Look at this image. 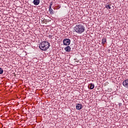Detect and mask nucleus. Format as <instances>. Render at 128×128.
Wrapping results in <instances>:
<instances>
[{"mask_svg":"<svg viewBox=\"0 0 128 128\" xmlns=\"http://www.w3.org/2000/svg\"><path fill=\"white\" fill-rule=\"evenodd\" d=\"M86 28L82 24H78L74 28V30L76 32L80 34H82V32H84Z\"/></svg>","mask_w":128,"mask_h":128,"instance_id":"f257e3e1","label":"nucleus"},{"mask_svg":"<svg viewBox=\"0 0 128 128\" xmlns=\"http://www.w3.org/2000/svg\"><path fill=\"white\" fill-rule=\"evenodd\" d=\"M39 48L42 50H47L50 48V42H42L40 44Z\"/></svg>","mask_w":128,"mask_h":128,"instance_id":"f03ea898","label":"nucleus"},{"mask_svg":"<svg viewBox=\"0 0 128 128\" xmlns=\"http://www.w3.org/2000/svg\"><path fill=\"white\" fill-rule=\"evenodd\" d=\"M63 44L64 46H70V40L68 38H65L63 40Z\"/></svg>","mask_w":128,"mask_h":128,"instance_id":"7ed1b4c3","label":"nucleus"},{"mask_svg":"<svg viewBox=\"0 0 128 128\" xmlns=\"http://www.w3.org/2000/svg\"><path fill=\"white\" fill-rule=\"evenodd\" d=\"M122 84L124 88H128V80H124L122 82Z\"/></svg>","mask_w":128,"mask_h":128,"instance_id":"20e7f679","label":"nucleus"},{"mask_svg":"<svg viewBox=\"0 0 128 128\" xmlns=\"http://www.w3.org/2000/svg\"><path fill=\"white\" fill-rule=\"evenodd\" d=\"M76 110H82V104H78L76 105Z\"/></svg>","mask_w":128,"mask_h":128,"instance_id":"39448f33","label":"nucleus"},{"mask_svg":"<svg viewBox=\"0 0 128 128\" xmlns=\"http://www.w3.org/2000/svg\"><path fill=\"white\" fill-rule=\"evenodd\" d=\"M64 50L67 52H70V50H72V48H70V46H67L64 48Z\"/></svg>","mask_w":128,"mask_h":128,"instance_id":"423d86ee","label":"nucleus"},{"mask_svg":"<svg viewBox=\"0 0 128 128\" xmlns=\"http://www.w3.org/2000/svg\"><path fill=\"white\" fill-rule=\"evenodd\" d=\"M33 4L34 6H38L40 4V0H34Z\"/></svg>","mask_w":128,"mask_h":128,"instance_id":"0eeeda50","label":"nucleus"},{"mask_svg":"<svg viewBox=\"0 0 128 128\" xmlns=\"http://www.w3.org/2000/svg\"><path fill=\"white\" fill-rule=\"evenodd\" d=\"M54 33H50L48 34V38H54Z\"/></svg>","mask_w":128,"mask_h":128,"instance_id":"6e6552de","label":"nucleus"},{"mask_svg":"<svg viewBox=\"0 0 128 128\" xmlns=\"http://www.w3.org/2000/svg\"><path fill=\"white\" fill-rule=\"evenodd\" d=\"M106 38H102V44H103V46H104V44H106Z\"/></svg>","mask_w":128,"mask_h":128,"instance_id":"1a4fd4ad","label":"nucleus"},{"mask_svg":"<svg viewBox=\"0 0 128 128\" xmlns=\"http://www.w3.org/2000/svg\"><path fill=\"white\" fill-rule=\"evenodd\" d=\"M105 8H106L107 10H110V4H106L105 5Z\"/></svg>","mask_w":128,"mask_h":128,"instance_id":"9d476101","label":"nucleus"},{"mask_svg":"<svg viewBox=\"0 0 128 128\" xmlns=\"http://www.w3.org/2000/svg\"><path fill=\"white\" fill-rule=\"evenodd\" d=\"M94 84H90V90H94Z\"/></svg>","mask_w":128,"mask_h":128,"instance_id":"9b49d317","label":"nucleus"},{"mask_svg":"<svg viewBox=\"0 0 128 128\" xmlns=\"http://www.w3.org/2000/svg\"><path fill=\"white\" fill-rule=\"evenodd\" d=\"M49 12L51 14H54V10H52V8H49Z\"/></svg>","mask_w":128,"mask_h":128,"instance_id":"f8f14e48","label":"nucleus"},{"mask_svg":"<svg viewBox=\"0 0 128 128\" xmlns=\"http://www.w3.org/2000/svg\"><path fill=\"white\" fill-rule=\"evenodd\" d=\"M4 74V70L2 68H0V74Z\"/></svg>","mask_w":128,"mask_h":128,"instance_id":"ddd939ff","label":"nucleus"},{"mask_svg":"<svg viewBox=\"0 0 128 128\" xmlns=\"http://www.w3.org/2000/svg\"><path fill=\"white\" fill-rule=\"evenodd\" d=\"M52 2H50V4L49 6V8H52Z\"/></svg>","mask_w":128,"mask_h":128,"instance_id":"4468645a","label":"nucleus"},{"mask_svg":"<svg viewBox=\"0 0 128 128\" xmlns=\"http://www.w3.org/2000/svg\"><path fill=\"white\" fill-rule=\"evenodd\" d=\"M58 8H60V6H58L57 7V10H58Z\"/></svg>","mask_w":128,"mask_h":128,"instance_id":"2eb2a0df","label":"nucleus"}]
</instances>
